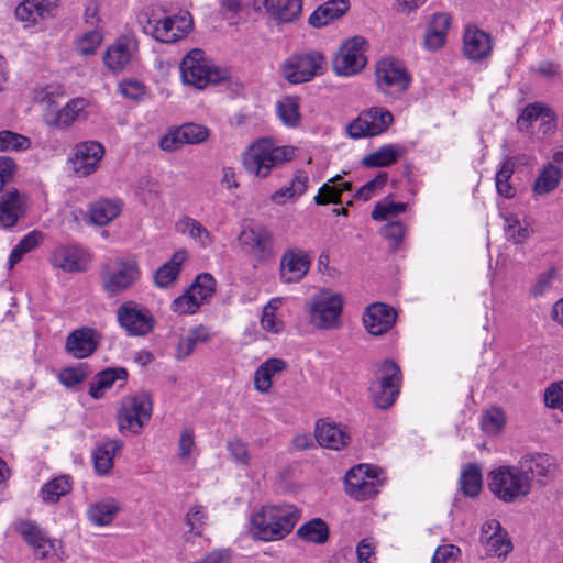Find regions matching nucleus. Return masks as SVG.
Returning a JSON list of instances; mask_svg holds the SVG:
<instances>
[{
  "label": "nucleus",
  "instance_id": "obj_1",
  "mask_svg": "<svg viewBox=\"0 0 563 563\" xmlns=\"http://www.w3.org/2000/svg\"><path fill=\"white\" fill-rule=\"evenodd\" d=\"M300 518V511L292 505L264 506L250 520V531L262 541L279 540L291 532Z\"/></svg>",
  "mask_w": 563,
  "mask_h": 563
},
{
  "label": "nucleus",
  "instance_id": "obj_2",
  "mask_svg": "<svg viewBox=\"0 0 563 563\" xmlns=\"http://www.w3.org/2000/svg\"><path fill=\"white\" fill-rule=\"evenodd\" d=\"M139 23L146 35L163 43H174L191 30L189 13L165 16L159 10L146 8L139 15Z\"/></svg>",
  "mask_w": 563,
  "mask_h": 563
},
{
  "label": "nucleus",
  "instance_id": "obj_3",
  "mask_svg": "<svg viewBox=\"0 0 563 563\" xmlns=\"http://www.w3.org/2000/svg\"><path fill=\"white\" fill-rule=\"evenodd\" d=\"M294 153L292 147L277 146L271 139H261L243 154V166L247 173L265 178L275 166L291 159Z\"/></svg>",
  "mask_w": 563,
  "mask_h": 563
},
{
  "label": "nucleus",
  "instance_id": "obj_4",
  "mask_svg": "<svg viewBox=\"0 0 563 563\" xmlns=\"http://www.w3.org/2000/svg\"><path fill=\"white\" fill-rule=\"evenodd\" d=\"M490 492L504 503L527 496L531 490L530 476L516 466L501 465L488 474Z\"/></svg>",
  "mask_w": 563,
  "mask_h": 563
},
{
  "label": "nucleus",
  "instance_id": "obj_5",
  "mask_svg": "<svg viewBox=\"0 0 563 563\" xmlns=\"http://www.w3.org/2000/svg\"><path fill=\"white\" fill-rule=\"evenodd\" d=\"M180 75L185 84L202 89L209 84H218L227 78L225 71L207 59L205 52L194 48L180 63Z\"/></svg>",
  "mask_w": 563,
  "mask_h": 563
},
{
  "label": "nucleus",
  "instance_id": "obj_6",
  "mask_svg": "<svg viewBox=\"0 0 563 563\" xmlns=\"http://www.w3.org/2000/svg\"><path fill=\"white\" fill-rule=\"evenodd\" d=\"M383 485V471L369 464L353 466L344 477L345 493L357 501L374 498Z\"/></svg>",
  "mask_w": 563,
  "mask_h": 563
},
{
  "label": "nucleus",
  "instance_id": "obj_7",
  "mask_svg": "<svg viewBox=\"0 0 563 563\" xmlns=\"http://www.w3.org/2000/svg\"><path fill=\"white\" fill-rule=\"evenodd\" d=\"M153 411V401L148 394L141 393L122 400L117 412L119 431L124 434H137L150 421Z\"/></svg>",
  "mask_w": 563,
  "mask_h": 563
},
{
  "label": "nucleus",
  "instance_id": "obj_8",
  "mask_svg": "<svg viewBox=\"0 0 563 563\" xmlns=\"http://www.w3.org/2000/svg\"><path fill=\"white\" fill-rule=\"evenodd\" d=\"M343 310V297L323 288L312 296L309 303L310 322L322 330L338 329Z\"/></svg>",
  "mask_w": 563,
  "mask_h": 563
},
{
  "label": "nucleus",
  "instance_id": "obj_9",
  "mask_svg": "<svg viewBox=\"0 0 563 563\" xmlns=\"http://www.w3.org/2000/svg\"><path fill=\"white\" fill-rule=\"evenodd\" d=\"M141 277L135 258H120L107 264L100 272L103 290L113 296L130 289Z\"/></svg>",
  "mask_w": 563,
  "mask_h": 563
},
{
  "label": "nucleus",
  "instance_id": "obj_10",
  "mask_svg": "<svg viewBox=\"0 0 563 563\" xmlns=\"http://www.w3.org/2000/svg\"><path fill=\"white\" fill-rule=\"evenodd\" d=\"M382 375L369 386L372 401L379 409H388L399 394L400 368L391 360H385L379 367Z\"/></svg>",
  "mask_w": 563,
  "mask_h": 563
},
{
  "label": "nucleus",
  "instance_id": "obj_11",
  "mask_svg": "<svg viewBox=\"0 0 563 563\" xmlns=\"http://www.w3.org/2000/svg\"><path fill=\"white\" fill-rule=\"evenodd\" d=\"M325 70V57L317 51H309L290 56L283 66L284 77L290 84L310 81Z\"/></svg>",
  "mask_w": 563,
  "mask_h": 563
},
{
  "label": "nucleus",
  "instance_id": "obj_12",
  "mask_svg": "<svg viewBox=\"0 0 563 563\" xmlns=\"http://www.w3.org/2000/svg\"><path fill=\"white\" fill-rule=\"evenodd\" d=\"M377 88L384 95L400 97L410 86L411 76L399 60L384 58L376 65Z\"/></svg>",
  "mask_w": 563,
  "mask_h": 563
},
{
  "label": "nucleus",
  "instance_id": "obj_13",
  "mask_svg": "<svg viewBox=\"0 0 563 563\" xmlns=\"http://www.w3.org/2000/svg\"><path fill=\"white\" fill-rule=\"evenodd\" d=\"M216 279L209 273L199 274L190 287L179 297L173 300L172 310L178 314H192L216 291Z\"/></svg>",
  "mask_w": 563,
  "mask_h": 563
},
{
  "label": "nucleus",
  "instance_id": "obj_14",
  "mask_svg": "<svg viewBox=\"0 0 563 563\" xmlns=\"http://www.w3.org/2000/svg\"><path fill=\"white\" fill-rule=\"evenodd\" d=\"M394 121L391 112L385 108L373 107L353 120L346 131L350 137L376 136L385 132Z\"/></svg>",
  "mask_w": 563,
  "mask_h": 563
},
{
  "label": "nucleus",
  "instance_id": "obj_15",
  "mask_svg": "<svg viewBox=\"0 0 563 563\" xmlns=\"http://www.w3.org/2000/svg\"><path fill=\"white\" fill-rule=\"evenodd\" d=\"M366 41L362 36L346 40L333 58V70L340 76L358 74L366 65Z\"/></svg>",
  "mask_w": 563,
  "mask_h": 563
},
{
  "label": "nucleus",
  "instance_id": "obj_16",
  "mask_svg": "<svg viewBox=\"0 0 563 563\" xmlns=\"http://www.w3.org/2000/svg\"><path fill=\"white\" fill-rule=\"evenodd\" d=\"M208 137V128L196 123H186L164 135L159 141V147L166 152H174L184 144H200Z\"/></svg>",
  "mask_w": 563,
  "mask_h": 563
},
{
  "label": "nucleus",
  "instance_id": "obj_17",
  "mask_svg": "<svg viewBox=\"0 0 563 563\" xmlns=\"http://www.w3.org/2000/svg\"><path fill=\"white\" fill-rule=\"evenodd\" d=\"M118 320L131 335H145L153 329V319L150 312L129 301L119 307Z\"/></svg>",
  "mask_w": 563,
  "mask_h": 563
},
{
  "label": "nucleus",
  "instance_id": "obj_18",
  "mask_svg": "<svg viewBox=\"0 0 563 563\" xmlns=\"http://www.w3.org/2000/svg\"><path fill=\"white\" fill-rule=\"evenodd\" d=\"M104 155L103 146L96 141H86L76 145L70 158L74 172L79 176H88L97 170Z\"/></svg>",
  "mask_w": 563,
  "mask_h": 563
},
{
  "label": "nucleus",
  "instance_id": "obj_19",
  "mask_svg": "<svg viewBox=\"0 0 563 563\" xmlns=\"http://www.w3.org/2000/svg\"><path fill=\"white\" fill-rule=\"evenodd\" d=\"M101 341V334L90 327H81L68 334L66 352L75 358H86L95 353Z\"/></svg>",
  "mask_w": 563,
  "mask_h": 563
},
{
  "label": "nucleus",
  "instance_id": "obj_20",
  "mask_svg": "<svg viewBox=\"0 0 563 563\" xmlns=\"http://www.w3.org/2000/svg\"><path fill=\"white\" fill-rule=\"evenodd\" d=\"M311 258L302 249H287L280 258V279L292 284L300 282L309 272Z\"/></svg>",
  "mask_w": 563,
  "mask_h": 563
},
{
  "label": "nucleus",
  "instance_id": "obj_21",
  "mask_svg": "<svg viewBox=\"0 0 563 563\" xmlns=\"http://www.w3.org/2000/svg\"><path fill=\"white\" fill-rule=\"evenodd\" d=\"M493 51L492 36L475 25H467L463 34V54L472 62L488 58Z\"/></svg>",
  "mask_w": 563,
  "mask_h": 563
},
{
  "label": "nucleus",
  "instance_id": "obj_22",
  "mask_svg": "<svg viewBox=\"0 0 563 563\" xmlns=\"http://www.w3.org/2000/svg\"><path fill=\"white\" fill-rule=\"evenodd\" d=\"M396 311L386 303L374 302L363 314V324L372 335L386 333L396 322Z\"/></svg>",
  "mask_w": 563,
  "mask_h": 563
},
{
  "label": "nucleus",
  "instance_id": "obj_23",
  "mask_svg": "<svg viewBox=\"0 0 563 563\" xmlns=\"http://www.w3.org/2000/svg\"><path fill=\"white\" fill-rule=\"evenodd\" d=\"M15 529L23 540L33 548L38 559H46L55 551L54 542L34 521L22 520L16 525Z\"/></svg>",
  "mask_w": 563,
  "mask_h": 563
},
{
  "label": "nucleus",
  "instance_id": "obj_24",
  "mask_svg": "<svg viewBox=\"0 0 563 563\" xmlns=\"http://www.w3.org/2000/svg\"><path fill=\"white\" fill-rule=\"evenodd\" d=\"M91 255L86 249H54L52 263L67 273H77L88 269Z\"/></svg>",
  "mask_w": 563,
  "mask_h": 563
},
{
  "label": "nucleus",
  "instance_id": "obj_25",
  "mask_svg": "<svg viewBox=\"0 0 563 563\" xmlns=\"http://www.w3.org/2000/svg\"><path fill=\"white\" fill-rule=\"evenodd\" d=\"M137 45L131 38H120L108 47L103 55L104 65L113 70H123L133 59Z\"/></svg>",
  "mask_w": 563,
  "mask_h": 563
},
{
  "label": "nucleus",
  "instance_id": "obj_26",
  "mask_svg": "<svg viewBox=\"0 0 563 563\" xmlns=\"http://www.w3.org/2000/svg\"><path fill=\"white\" fill-rule=\"evenodd\" d=\"M25 197L16 189L7 191L0 200V227L11 228L25 213Z\"/></svg>",
  "mask_w": 563,
  "mask_h": 563
},
{
  "label": "nucleus",
  "instance_id": "obj_27",
  "mask_svg": "<svg viewBox=\"0 0 563 563\" xmlns=\"http://www.w3.org/2000/svg\"><path fill=\"white\" fill-rule=\"evenodd\" d=\"M451 25V16L448 13H434L427 25L423 45L428 51H438L444 46Z\"/></svg>",
  "mask_w": 563,
  "mask_h": 563
},
{
  "label": "nucleus",
  "instance_id": "obj_28",
  "mask_svg": "<svg viewBox=\"0 0 563 563\" xmlns=\"http://www.w3.org/2000/svg\"><path fill=\"white\" fill-rule=\"evenodd\" d=\"M349 9V0H328L311 13L308 22L311 26L320 29L341 18Z\"/></svg>",
  "mask_w": 563,
  "mask_h": 563
},
{
  "label": "nucleus",
  "instance_id": "obj_29",
  "mask_svg": "<svg viewBox=\"0 0 563 563\" xmlns=\"http://www.w3.org/2000/svg\"><path fill=\"white\" fill-rule=\"evenodd\" d=\"M128 371L124 367H108L97 373L90 383L88 394L93 399H100L104 390L111 388L115 382L125 383Z\"/></svg>",
  "mask_w": 563,
  "mask_h": 563
},
{
  "label": "nucleus",
  "instance_id": "obj_30",
  "mask_svg": "<svg viewBox=\"0 0 563 563\" xmlns=\"http://www.w3.org/2000/svg\"><path fill=\"white\" fill-rule=\"evenodd\" d=\"M287 368V363L283 358H267L254 373V388L262 394L271 390L273 378Z\"/></svg>",
  "mask_w": 563,
  "mask_h": 563
},
{
  "label": "nucleus",
  "instance_id": "obj_31",
  "mask_svg": "<svg viewBox=\"0 0 563 563\" xmlns=\"http://www.w3.org/2000/svg\"><path fill=\"white\" fill-rule=\"evenodd\" d=\"M187 257L185 250L177 251L169 261L156 269L154 274L155 285L159 288L170 287L177 280Z\"/></svg>",
  "mask_w": 563,
  "mask_h": 563
},
{
  "label": "nucleus",
  "instance_id": "obj_32",
  "mask_svg": "<svg viewBox=\"0 0 563 563\" xmlns=\"http://www.w3.org/2000/svg\"><path fill=\"white\" fill-rule=\"evenodd\" d=\"M122 207L120 199L100 198L90 205L89 219L95 225H107L120 214Z\"/></svg>",
  "mask_w": 563,
  "mask_h": 563
},
{
  "label": "nucleus",
  "instance_id": "obj_33",
  "mask_svg": "<svg viewBox=\"0 0 563 563\" xmlns=\"http://www.w3.org/2000/svg\"><path fill=\"white\" fill-rule=\"evenodd\" d=\"M316 440L324 448L339 451L351 440L350 434L336 424L317 423Z\"/></svg>",
  "mask_w": 563,
  "mask_h": 563
},
{
  "label": "nucleus",
  "instance_id": "obj_34",
  "mask_svg": "<svg viewBox=\"0 0 563 563\" xmlns=\"http://www.w3.org/2000/svg\"><path fill=\"white\" fill-rule=\"evenodd\" d=\"M210 336L209 329L202 324L189 329L188 333L179 339L175 357L178 361L185 360L195 351L199 343L208 342Z\"/></svg>",
  "mask_w": 563,
  "mask_h": 563
},
{
  "label": "nucleus",
  "instance_id": "obj_35",
  "mask_svg": "<svg viewBox=\"0 0 563 563\" xmlns=\"http://www.w3.org/2000/svg\"><path fill=\"white\" fill-rule=\"evenodd\" d=\"M119 510L120 506L115 499L104 498L92 504L87 511V516L95 526H108L113 521Z\"/></svg>",
  "mask_w": 563,
  "mask_h": 563
},
{
  "label": "nucleus",
  "instance_id": "obj_36",
  "mask_svg": "<svg viewBox=\"0 0 563 563\" xmlns=\"http://www.w3.org/2000/svg\"><path fill=\"white\" fill-rule=\"evenodd\" d=\"M551 466V457L543 453L527 454L518 463L522 474L530 476V481L533 477H547Z\"/></svg>",
  "mask_w": 563,
  "mask_h": 563
},
{
  "label": "nucleus",
  "instance_id": "obj_37",
  "mask_svg": "<svg viewBox=\"0 0 563 563\" xmlns=\"http://www.w3.org/2000/svg\"><path fill=\"white\" fill-rule=\"evenodd\" d=\"M123 448L122 441L114 440L99 446L93 453L96 472L106 475L113 467V457Z\"/></svg>",
  "mask_w": 563,
  "mask_h": 563
},
{
  "label": "nucleus",
  "instance_id": "obj_38",
  "mask_svg": "<svg viewBox=\"0 0 563 563\" xmlns=\"http://www.w3.org/2000/svg\"><path fill=\"white\" fill-rule=\"evenodd\" d=\"M70 490V477L67 475H60L48 481L42 486L40 490V497L45 504H56L63 496H66Z\"/></svg>",
  "mask_w": 563,
  "mask_h": 563
},
{
  "label": "nucleus",
  "instance_id": "obj_39",
  "mask_svg": "<svg viewBox=\"0 0 563 563\" xmlns=\"http://www.w3.org/2000/svg\"><path fill=\"white\" fill-rule=\"evenodd\" d=\"M302 12V0H279L266 14L278 23H291Z\"/></svg>",
  "mask_w": 563,
  "mask_h": 563
},
{
  "label": "nucleus",
  "instance_id": "obj_40",
  "mask_svg": "<svg viewBox=\"0 0 563 563\" xmlns=\"http://www.w3.org/2000/svg\"><path fill=\"white\" fill-rule=\"evenodd\" d=\"M175 229L178 233L188 235L194 243L207 245L212 242L209 231L194 218L183 217L176 222Z\"/></svg>",
  "mask_w": 563,
  "mask_h": 563
},
{
  "label": "nucleus",
  "instance_id": "obj_41",
  "mask_svg": "<svg viewBox=\"0 0 563 563\" xmlns=\"http://www.w3.org/2000/svg\"><path fill=\"white\" fill-rule=\"evenodd\" d=\"M562 177L561 170L548 164L536 178L532 190L538 196H544L552 192L560 184Z\"/></svg>",
  "mask_w": 563,
  "mask_h": 563
},
{
  "label": "nucleus",
  "instance_id": "obj_42",
  "mask_svg": "<svg viewBox=\"0 0 563 563\" xmlns=\"http://www.w3.org/2000/svg\"><path fill=\"white\" fill-rule=\"evenodd\" d=\"M297 536L306 542L322 544L329 539V528L322 519L314 518L303 523L297 530Z\"/></svg>",
  "mask_w": 563,
  "mask_h": 563
},
{
  "label": "nucleus",
  "instance_id": "obj_43",
  "mask_svg": "<svg viewBox=\"0 0 563 563\" xmlns=\"http://www.w3.org/2000/svg\"><path fill=\"white\" fill-rule=\"evenodd\" d=\"M460 485L467 497H476L482 489V472L477 464H467L460 476Z\"/></svg>",
  "mask_w": 563,
  "mask_h": 563
},
{
  "label": "nucleus",
  "instance_id": "obj_44",
  "mask_svg": "<svg viewBox=\"0 0 563 563\" xmlns=\"http://www.w3.org/2000/svg\"><path fill=\"white\" fill-rule=\"evenodd\" d=\"M88 101L84 98H76L70 100L56 113L52 124L58 128L69 126L79 118L80 113L85 110Z\"/></svg>",
  "mask_w": 563,
  "mask_h": 563
},
{
  "label": "nucleus",
  "instance_id": "obj_45",
  "mask_svg": "<svg viewBox=\"0 0 563 563\" xmlns=\"http://www.w3.org/2000/svg\"><path fill=\"white\" fill-rule=\"evenodd\" d=\"M278 118L290 128H295L300 122L299 100L297 97H285L276 104Z\"/></svg>",
  "mask_w": 563,
  "mask_h": 563
},
{
  "label": "nucleus",
  "instance_id": "obj_46",
  "mask_svg": "<svg viewBox=\"0 0 563 563\" xmlns=\"http://www.w3.org/2000/svg\"><path fill=\"white\" fill-rule=\"evenodd\" d=\"M399 156V151L395 145L388 144L379 147L362 159L366 167H386L394 164Z\"/></svg>",
  "mask_w": 563,
  "mask_h": 563
},
{
  "label": "nucleus",
  "instance_id": "obj_47",
  "mask_svg": "<svg viewBox=\"0 0 563 563\" xmlns=\"http://www.w3.org/2000/svg\"><path fill=\"white\" fill-rule=\"evenodd\" d=\"M241 246H265L271 242V233L261 224H251L239 235Z\"/></svg>",
  "mask_w": 563,
  "mask_h": 563
},
{
  "label": "nucleus",
  "instance_id": "obj_48",
  "mask_svg": "<svg viewBox=\"0 0 563 563\" xmlns=\"http://www.w3.org/2000/svg\"><path fill=\"white\" fill-rule=\"evenodd\" d=\"M514 172L515 163L508 158L505 162H503L500 168L497 170L495 176L497 192L507 199H510L516 195V189L509 183L511 176L514 175Z\"/></svg>",
  "mask_w": 563,
  "mask_h": 563
},
{
  "label": "nucleus",
  "instance_id": "obj_49",
  "mask_svg": "<svg viewBox=\"0 0 563 563\" xmlns=\"http://www.w3.org/2000/svg\"><path fill=\"white\" fill-rule=\"evenodd\" d=\"M282 306L280 298L271 299L266 306L263 308V313L261 318V327L263 330L277 334L284 330V323L279 320L275 312Z\"/></svg>",
  "mask_w": 563,
  "mask_h": 563
},
{
  "label": "nucleus",
  "instance_id": "obj_50",
  "mask_svg": "<svg viewBox=\"0 0 563 563\" xmlns=\"http://www.w3.org/2000/svg\"><path fill=\"white\" fill-rule=\"evenodd\" d=\"M351 189L352 185L347 181L335 183L333 185L327 183L319 189L318 195L314 197V201L317 205H325L329 202L336 203L341 194L343 191H350Z\"/></svg>",
  "mask_w": 563,
  "mask_h": 563
},
{
  "label": "nucleus",
  "instance_id": "obj_51",
  "mask_svg": "<svg viewBox=\"0 0 563 563\" xmlns=\"http://www.w3.org/2000/svg\"><path fill=\"white\" fill-rule=\"evenodd\" d=\"M31 146V141L29 137L9 131L3 130L0 131V151L1 152H8V151H16L22 152L26 151Z\"/></svg>",
  "mask_w": 563,
  "mask_h": 563
},
{
  "label": "nucleus",
  "instance_id": "obj_52",
  "mask_svg": "<svg viewBox=\"0 0 563 563\" xmlns=\"http://www.w3.org/2000/svg\"><path fill=\"white\" fill-rule=\"evenodd\" d=\"M102 34L99 30H91L82 34L76 41V52L80 56H89L96 53L102 42Z\"/></svg>",
  "mask_w": 563,
  "mask_h": 563
},
{
  "label": "nucleus",
  "instance_id": "obj_53",
  "mask_svg": "<svg viewBox=\"0 0 563 563\" xmlns=\"http://www.w3.org/2000/svg\"><path fill=\"white\" fill-rule=\"evenodd\" d=\"M545 108L547 107L541 102H533L528 104L517 119V125L519 130H528L533 122L540 119Z\"/></svg>",
  "mask_w": 563,
  "mask_h": 563
},
{
  "label": "nucleus",
  "instance_id": "obj_54",
  "mask_svg": "<svg viewBox=\"0 0 563 563\" xmlns=\"http://www.w3.org/2000/svg\"><path fill=\"white\" fill-rule=\"evenodd\" d=\"M556 277L558 271L555 267L539 274L534 285L531 288V295L534 298L544 296L552 288L553 282L556 279Z\"/></svg>",
  "mask_w": 563,
  "mask_h": 563
},
{
  "label": "nucleus",
  "instance_id": "obj_55",
  "mask_svg": "<svg viewBox=\"0 0 563 563\" xmlns=\"http://www.w3.org/2000/svg\"><path fill=\"white\" fill-rule=\"evenodd\" d=\"M227 449L232 460L241 465H249L250 454L247 444L239 438H233L227 442Z\"/></svg>",
  "mask_w": 563,
  "mask_h": 563
},
{
  "label": "nucleus",
  "instance_id": "obj_56",
  "mask_svg": "<svg viewBox=\"0 0 563 563\" xmlns=\"http://www.w3.org/2000/svg\"><path fill=\"white\" fill-rule=\"evenodd\" d=\"M405 209L406 205L402 202H379L375 206L374 210L372 211V218L377 221L386 220L390 216H397L404 212Z\"/></svg>",
  "mask_w": 563,
  "mask_h": 563
},
{
  "label": "nucleus",
  "instance_id": "obj_57",
  "mask_svg": "<svg viewBox=\"0 0 563 563\" xmlns=\"http://www.w3.org/2000/svg\"><path fill=\"white\" fill-rule=\"evenodd\" d=\"M506 422L505 413L501 409L493 407L488 409L482 419V426L486 431H499Z\"/></svg>",
  "mask_w": 563,
  "mask_h": 563
},
{
  "label": "nucleus",
  "instance_id": "obj_58",
  "mask_svg": "<svg viewBox=\"0 0 563 563\" xmlns=\"http://www.w3.org/2000/svg\"><path fill=\"white\" fill-rule=\"evenodd\" d=\"M485 542L497 556H505L512 549L510 540L506 538V533H503V531L497 534H489Z\"/></svg>",
  "mask_w": 563,
  "mask_h": 563
},
{
  "label": "nucleus",
  "instance_id": "obj_59",
  "mask_svg": "<svg viewBox=\"0 0 563 563\" xmlns=\"http://www.w3.org/2000/svg\"><path fill=\"white\" fill-rule=\"evenodd\" d=\"M545 405L563 411V382L551 384L544 393Z\"/></svg>",
  "mask_w": 563,
  "mask_h": 563
},
{
  "label": "nucleus",
  "instance_id": "obj_60",
  "mask_svg": "<svg viewBox=\"0 0 563 563\" xmlns=\"http://www.w3.org/2000/svg\"><path fill=\"white\" fill-rule=\"evenodd\" d=\"M506 234L512 243L520 244L528 238L529 230L526 227H521L518 219L508 217L506 218Z\"/></svg>",
  "mask_w": 563,
  "mask_h": 563
},
{
  "label": "nucleus",
  "instance_id": "obj_61",
  "mask_svg": "<svg viewBox=\"0 0 563 563\" xmlns=\"http://www.w3.org/2000/svg\"><path fill=\"white\" fill-rule=\"evenodd\" d=\"M387 173H379L374 179L363 185L354 195L360 200H368L378 187L384 186L387 183Z\"/></svg>",
  "mask_w": 563,
  "mask_h": 563
},
{
  "label": "nucleus",
  "instance_id": "obj_62",
  "mask_svg": "<svg viewBox=\"0 0 563 563\" xmlns=\"http://www.w3.org/2000/svg\"><path fill=\"white\" fill-rule=\"evenodd\" d=\"M86 371L82 367H67L59 374V380L67 387H75L86 378Z\"/></svg>",
  "mask_w": 563,
  "mask_h": 563
},
{
  "label": "nucleus",
  "instance_id": "obj_63",
  "mask_svg": "<svg viewBox=\"0 0 563 563\" xmlns=\"http://www.w3.org/2000/svg\"><path fill=\"white\" fill-rule=\"evenodd\" d=\"M119 91L128 99L139 100L145 93V87L137 80H123L119 84Z\"/></svg>",
  "mask_w": 563,
  "mask_h": 563
},
{
  "label": "nucleus",
  "instance_id": "obj_64",
  "mask_svg": "<svg viewBox=\"0 0 563 563\" xmlns=\"http://www.w3.org/2000/svg\"><path fill=\"white\" fill-rule=\"evenodd\" d=\"M16 170L15 162L8 156H0V191L13 179Z\"/></svg>",
  "mask_w": 563,
  "mask_h": 563
}]
</instances>
